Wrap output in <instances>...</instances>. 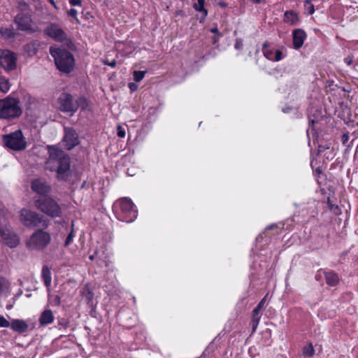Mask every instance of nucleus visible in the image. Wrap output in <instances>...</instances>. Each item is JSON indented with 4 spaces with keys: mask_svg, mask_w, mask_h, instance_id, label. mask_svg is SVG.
Here are the masks:
<instances>
[{
    "mask_svg": "<svg viewBox=\"0 0 358 358\" xmlns=\"http://www.w3.org/2000/svg\"><path fill=\"white\" fill-rule=\"evenodd\" d=\"M50 53L54 58L57 68L61 72L69 73L72 71L75 66V59L69 51L50 47Z\"/></svg>",
    "mask_w": 358,
    "mask_h": 358,
    "instance_id": "f03ea898",
    "label": "nucleus"
},
{
    "mask_svg": "<svg viewBox=\"0 0 358 358\" xmlns=\"http://www.w3.org/2000/svg\"><path fill=\"white\" fill-rule=\"evenodd\" d=\"M269 43L266 41L264 43L262 46V52L264 56L272 62H278L283 58L282 52L280 50L273 51V50L269 48Z\"/></svg>",
    "mask_w": 358,
    "mask_h": 358,
    "instance_id": "2eb2a0df",
    "label": "nucleus"
},
{
    "mask_svg": "<svg viewBox=\"0 0 358 358\" xmlns=\"http://www.w3.org/2000/svg\"><path fill=\"white\" fill-rule=\"evenodd\" d=\"M306 9L308 10L309 15H312L315 12V8H314V5L313 3L310 5H308V6L306 7Z\"/></svg>",
    "mask_w": 358,
    "mask_h": 358,
    "instance_id": "79ce46f5",
    "label": "nucleus"
},
{
    "mask_svg": "<svg viewBox=\"0 0 358 358\" xmlns=\"http://www.w3.org/2000/svg\"><path fill=\"white\" fill-rule=\"evenodd\" d=\"M243 43L242 39L237 38L236 40V42H235V44H234L235 49L238 50H241L243 49Z\"/></svg>",
    "mask_w": 358,
    "mask_h": 358,
    "instance_id": "2f4dec72",
    "label": "nucleus"
},
{
    "mask_svg": "<svg viewBox=\"0 0 358 358\" xmlns=\"http://www.w3.org/2000/svg\"><path fill=\"white\" fill-rule=\"evenodd\" d=\"M264 303H265V297L261 300V301L258 303L257 306H260V308H262V306H264Z\"/></svg>",
    "mask_w": 358,
    "mask_h": 358,
    "instance_id": "de8ad7c7",
    "label": "nucleus"
},
{
    "mask_svg": "<svg viewBox=\"0 0 358 358\" xmlns=\"http://www.w3.org/2000/svg\"><path fill=\"white\" fill-rule=\"evenodd\" d=\"M219 4H220V6L221 7H222V8H225V7H227V3H226L225 2L222 1V2H220V3H219Z\"/></svg>",
    "mask_w": 358,
    "mask_h": 358,
    "instance_id": "8fccbe9b",
    "label": "nucleus"
},
{
    "mask_svg": "<svg viewBox=\"0 0 358 358\" xmlns=\"http://www.w3.org/2000/svg\"><path fill=\"white\" fill-rule=\"evenodd\" d=\"M283 21L291 26H296L299 24L300 18L295 11L290 10L285 12Z\"/></svg>",
    "mask_w": 358,
    "mask_h": 358,
    "instance_id": "a211bd4d",
    "label": "nucleus"
},
{
    "mask_svg": "<svg viewBox=\"0 0 358 358\" xmlns=\"http://www.w3.org/2000/svg\"><path fill=\"white\" fill-rule=\"evenodd\" d=\"M310 122L313 125L316 122V121L315 120H311Z\"/></svg>",
    "mask_w": 358,
    "mask_h": 358,
    "instance_id": "6e6d98bb",
    "label": "nucleus"
},
{
    "mask_svg": "<svg viewBox=\"0 0 358 358\" xmlns=\"http://www.w3.org/2000/svg\"><path fill=\"white\" fill-rule=\"evenodd\" d=\"M129 87L131 91H134L137 89V85L135 83H131L129 84Z\"/></svg>",
    "mask_w": 358,
    "mask_h": 358,
    "instance_id": "c03bdc74",
    "label": "nucleus"
},
{
    "mask_svg": "<svg viewBox=\"0 0 358 358\" xmlns=\"http://www.w3.org/2000/svg\"><path fill=\"white\" fill-rule=\"evenodd\" d=\"M20 221L27 227H36L41 225L47 228L49 225V221L44 219L43 216L38 213L23 208L20 211Z\"/></svg>",
    "mask_w": 358,
    "mask_h": 358,
    "instance_id": "423d86ee",
    "label": "nucleus"
},
{
    "mask_svg": "<svg viewBox=\"0 0 358 358\" xmlns=\"http://www.w3.org/2000/svg\"><path fill=\"white\" fill-rule=\"evenodd\" d=\"M205 0H197L196 2L193 3L194 9L201 13V17L200 18V22H203L206 20V17L208 15V10L204 7Z\"/></svg>",
    "mask_w": 358,
    "mask_h": 358,
    "instance_id": "412c9836",
    "label": "nucleus"
},
{
    "mask_svg": "<svg viewBox=\"0 0 358 358\" xmlns=\"http://www.w3.org/2000/svg\"><path fill=\"white\" fill-rule=\"evenodd\" d=\"M10 323L2 315H0V327H8Z\"/></svg>",
    "mask_w": 358,
    "mask_h": 358,
    "instance_id": "7c9ffc66",
    "label": "nucleus"
},
{
    "mask_svg": "<svg viewBox=\"0 0 358 358\" xmlns=\"http://www.w3.org/2000/svg\"><path fill=\"white\" fill-rule=\"evenodd\" d=\"M36 43H31L29 44H27V51L31 53L32 52L33 54H35L36 52Z\"/></svg>",
    "mask_w": 358,
    "mask_h": 358,
    "instance_id": "473e14b6",
    "label": "nucleus"
},
{
    "mask_svg": "<svg viewBox=\"0 0 358 358\" xmlns=\"http://www.w3.org/2000/svg\"><path fill=\"white\" fill-rule=\"evenodd\" d=\"M146 73V71H135L133 74L134 81L137 83L141 81Z\"/></svg>",
    "mask_w": 358,
    "mask_h": 358,
    "instance_id": "cd10ccee",
    "label": "nucleus"
},
{
    "mask_svg": "<svg viewBox=\"0 0 358 358\" xmlns=\"http://www.w3.org/2000/svg\"><path fill=\"white\" fill-rule=\"evenodd\" d=\"M50 234L43 229L36 230L27 242V246L36 250H43L50 243Z\"/></svg>",
    "mask_w": 358,
    "mask_h": 358,
    "instance_id": "6e6552de",
    "label": "nucleus"
},
{
    "mask_svg": "<svg viewBox=\"0 0 358 358\" xmlns=\"http://www.w3.org/2000/svg\"><path fill=\"white\" fill-rule=\"evenodd\" d=\"M17 57L15 54L8 50L0 49V66L6 71L16 69Z\"/></svg>",
    "mask_w": 358,
    "mask_h": 358,
    "instance_id": "9d476101",
    "label": "nucleus"
},
{
    "mask_svg": "<svg viewBox=\"0 0 358 358\" xmlns=\"http://www.w3.org/2000/svg\"><path fill=\"white\" fill-rule=\"evenodd\" d=\"M73 227V224H72V227ZM75 237V233L74 230L72 228L70 233L68 234L67 237L66 238V240L64 241V247L69 246L73 241V238Z\"/></svg>",
    "mask_w": 358,
    "mask_h": 358,
    "instance_id": "c85d7f7f",
    "label": "nucleus"
},
{
    "mask_svg": "<svg viewBox=\"0 0 358 358\" xmlns=\"http://www.w3.org/2000/svg\"><path fill=\"white\" fill-rule=\"evenodd\" d=\"M0 234L5 245L10 248L17 247L20 243V238L10 229L0 227Z\"/></svg>",
    "mask_w": 358,
    "mask_h": 358,
    "instance_id": "9b49d317",
    "label": "nucleus"
},
{
    "mask_svg": "<svg viewBox=\"0 0 358 358\" xmlns=\"http://www.w3.org/2000/svg\"><path fill=\"white\" fill-rule=\"evenodd\" d=\"M53 303L56 306H59L61 303V298L59 295H56L54 296Z\"/></svg>",
    "mask_w": 358,
    "mask_h": 358,
    "instance_id": "37998d69",
    "label": "nucleus"
},
{
    "mask_svg": "<svg viewBox=\"0 0 358 358\" xmlns=\"http://www.w3.org/2000/svg\"><path fill=\"white\" fill-rule=\"evenodd\" d=\"M36 208L48 216L55 218L62 216V208L58 202L50 196L38 199L34 201Z\"/></svg>",
    "mask_w": 358,
    "mask_h": 358,
    "instance_id": "20e7f679",
    "label": "nucleus"
},
{
    "mask_svg": "<svg viewBox=\"0 0 358 358\" xmlns=\"http://www.w3.org/2000/svg\"><path fill=\"white\" fill-rule=\"evenodd\" d=\"M303 355L305 357H312L315 354V350L311 343L303 348Z\"/></svg>",
    "mask_w": 358,
    "mask_h": 358,
    "instance_id": "a878e982",
    "label": "nucleus"
},
{
    "mask_svg": "<svg viewBox=\"0 0 358 358\" xmlns=\"http://www.w3.org/2000/svg\"><path fill=\"white\" fill-rule=\"evenodd\" d=\"M31 187L33 192L40 195H45L51 191V186L41 178L33 180Z\"/></svg>",
    "mask_w": 358,
    "mask_h": 358,
    "instance_id": "4468645a",
    "label": "nucleus"
},
{
    "mask_svg": "<svg viewBox=\"0 0 358 358\" xmlns=\"http://www.w3.org/2000/svg\"><path fill=\"white\" fill-rule=\"evenodd\" d=\"M327 203L331 210L334 211L336 215L340 213L341 210L338 205L331 203L329 199H328Z\"/></svg>",
    "mask_w": 358,
    "mask_h": 358,
    "instance_id": "c756f323",
    "label": "nucleus"
},
{
    "mask_svg": "<svg viewBox=\"0 0 358 358\" xmlns=\"http://www.w3.org/2000/svg\"><path fill=\"white\" fill-rule=\"evenodd\" d=\"M10 85L9 80L3 76H0V90L6 93L10 90Z\"/></svg>",
    "mask_w": 358,
    "mask_h": 358,
    "instance_id": "b1692460",
    "label": "nucleus"
},
{
    "mask_svg": "<svg viewBox=\"0 0 358 358\" xmlns=\"http://www.w3.org/2000/svg\"><path fill=\"white\" fill-rule=\"evenodd\" d=\"M117 136L120 138H124L125 136V131L124 129L120 125L117 127Z\"/></svg>",
    "mask_w": 358,
    "mask_h": 358,
    "instance_id": "f704fd0d",
    "label": "nucleus"
},
{
    "mask_svg": "<svg viewBox=\"0 0 358 358\" xmlns=\"http://www.w3.org/2000/svg\"><path fill=\"white\" fill-rule=\"evenodd\" d=\"M44 33L54 40L59 42H63L67 38L66 34L64 31L55 23H51L48 26L44 29Z\"/></svg>",
    "mask_w": 358,
    "mask_h": 358,
    "instance_id": "ddd939ff",
    "label": "nucleus"
},
{
    "mask_svg": "<svg viewBox=\"0 0 358 358\" xmlns=\"http://www.w3.org/2000/svg\"><path fill=\"white\" fill-rule=\"evenodd\" d=\"M324 273L327 284H328L330 286H335L338 284L339 278L338 275L335 272L329 271H325L324 272Z\"/></svg>",
    "mask_w": 358,
    "mask_h": 358,
    "instance_id": "4be33fe9",
    "label": "nucleus"
},
{
    "mask_svg": "<svg viewBox=\"0 0 358 358\" xmlns=\"http://www.w3.org/2000/svg\"><path fill=\"white\" fill-rule=\"evenodd\" d=\"M6 285L7 280H6V278L3 276H0V292H1L3 290Z\"/></svg>",
    "mask_w": 358,
    "mask_h": 358,
    "instance_id": "72a5a7b5",
    "label": "nucleus"
},
{
    "mask_svg": "<svg viewBox=\"0 0 358 358\" xmlns=\"http://www.w3.org/2000/svg\"><path fill=\"white\" fill-rule=\"evenodd\" d=\"M15 24H17L18 29L21 31H32L31 20L25 14H17L14 20Z\"/></svg>",
    "mask_w": 358,
    "mask_h": 358,
    "instance_id": "dca6fc26",
    "label": "nucleus"
},
{
    "mask_svg": "<svg viewBox=\"0 0 358 358\" xmlns=\"http://www.w3.org/2000/svg\"><path fill=\"white\" fill-rule=\"evenodd\" d=\"M90 259L91 260H93V259H94V255H91V256L90 257Z\"/></svg>",
    "mask_w": 358,
    "mask_h": 358,
    "instance_id": "4d7b16f0",
    "label": "nucleus"
},
{
    "mask_svg": "<svg viewBox=\"0 0 358 358\" xmlns=\"http://www.w3.org/2000/svg\"><path fill=\"white\" fill-rule=\"evenodd\" d=\"M310 4H312L311 0H305V6H306V5H310Z\"/></svg>",
    "mask_w": 358,
    "mask_h": 358,
    "instance_id": "603ef678",
    "label": "nucleus"
},
{
    "mask_svg": "<svg viewBox=\"0 0 358 358\" xmlns=\"http://www.w3.org/2000/svg\"><path fill=\"white\" fill-rule=\"evenodd\" d=\"M69 3L73 6H80L82 5L81 0H69Z\"/></svg>",
    "mask_w": 358,
    "mask_h": 358,
    "instance_id": "a19ab883",
    "label": "nucleus"
},
{
    "mask_svg": "<svg viewBox=\"0 0 358 358\" xmlns=\"http://www.w3.org/2000/svg\"><path fill=\"white\" fill-rule=\"evenodd\" d=\"M49 157L46 162V168L57 173L59 180L67 181L71 176V159L63 150L49 146Z\"/></svg>",
    "mask_w": 358,
    "mask_h": 358,
    "instance_id": "f257e3e1",
    "label": "nucleus"
},
{
    "mask_svg": "<svg viewBox=\"0 0 358 358\" xmlns=\"http://www.w3.org/2000/svg\"><path fill=\"white\" fill-rule=\"evenodd\" d=\"M342 140L343 143H345L348 140V136L347 134H343L342 136Z\"/></svg>",
    "mask_w": 358,
    "mask_h": 358,
    "instance_id": "49530a36",
    "label": "nucleus"
},
{
    "mask_svg": "<svg viewBox=\"0 0 358 358\" xmlns=\"http://www.w3.org/2000/svg\"><path fill=\"white\" fill-rule=\"evenodd\" d=\"M103 62L104 64L108 65L112 68L115 67L117 64L116 61L115 59H113L111 62L104 60Z\"/></svg>",
    "mask_w": 358,
    "mask_h": 358,
    "instance_id": "ea45409f",
    "label": "nucleus"
},
{
    "mask_svg": "<svg viewBox=\"0 0 358 358\" xmlns=\"http://www.w3.org/2000/svg\"><path fill=\"white\" fill-rule=\"evenodd\" d=\"M48 1L55 8L57 7L54 0H48Z\"/></svg>",
    "mask_w": 358,
    "mask_h": 358,
    "instance_id": "864d4df0",
    "label": "nucleus"
},
{
    "mask_svg": "<svg viewBox=\"0 0 358 358\" xmlns=\"http://www.w3.org/2000/svg\"><path fill=\"white\" fill-rule=\"evenodd\" d=\"M41 276L44 282V285L49 287L52 282V276L50 268L47 266H44L42 268Z\"/></svg>",
    "mask_w": 358,
    "mask_h": 358,
    "instance_id": "5701e85b",
    "label": "nucleus"
},
{
    "mask_svg": "<svg viewBox=\"0 0 358 358\" xmlns=\"http://www.w3.org/2000/svg\"><path fill=\"white\" fill-rule=\"evenodd\" d=\"M57 101L61 111L69 113L72 115L77 111L80 105L85 102V99L80 97L77 100H74L71 94L63 92L59 96Z\"/></svg>",
    "mask_w": 358,
    "mask_h": 358,
    "instance_id": "39448f33",
    "label": "nucleus"
},
{
    "mask_svg": "<svg viewBox=\"0 0 358 358\" xmlns=\"http://www.w3.org/2000/svg\"><path fill=\"white\" fill-rule=\"evenodd\" d=\"M77 14H78V12L76 9L74 8H71L69 11H68V15L69 16H71V17L74 18V19H77Z\"/></svg>",
    "mask_w": 358,
    "mask_h": 358,
    "instance_id": "e433bc0d",
    "label": "nucleus"
},
{
    "mask_svg": "<svg viewBox=\"0 0 358 358\" xmlns=\"http://www.w3.org/2000/svg\"><path fill=\"white\" fill-rule=\"evenodd\" d=\"M120 205L121 210L120 220L129 223L136 219L137 210L135 209L134 204L130 199H122L120 202Z\"/></svg>",
    "mask_w": 358,
    "mask_h": 358,
    "instance_id": "1a4fd4ad",
    "label": "nucleus"
},
{
    "mask_svg": "<svg viewBox=\"0 0 358 358\" xmlns=\"http://www.w3.org/2000/svg\"><path fill=\"white\" fill-rule=\"evenodd\" d=\"M22 113L18 99L8 96L0 100V118L14 119L20 117Z\"/></svg>",
    "mask_w": 358,
    "mask_h": 358,
    "instance_id": "7ed1b4c3",
    "label": "nucleus"
},
{
    "mask_svg": "<svg viewBox=\"0 0 358 358\" xmlns=\"http://www.w3.org/2000/svg\"><path fill=\"white\" fill-rule=\"evenodd\" d=\"M307 38L306 31L302 29H296L292 31V44L296 50L300 49Z\"/></svg>",
    "mask_w": 358,
    "mask_h": 358,
    "instance_id": "f3484780",
    "label": "nucleus"
},
{
    "mask_svg": "<svg viewBox=\"0 0 358 358\" xmlns=\"http://www.w3.org/2000/svg\"><path fill=\"white\" fill-rule=\"evenodd\" d=\"M274 227H276V226L275 224H272V225H270L267 227V229H273Z\"/></svg>",
    "mask_w": 358,
    "mask_h": 358,
    "instance_id": "5fc2aeb1",
    "label": "nucleus"
},
{
    "mask_svg": "<svg viewBox=\"0 0 358 358\" xmlns=\"http://www.w3.org/2000/svg\"><path fill=\"white\" fill-rule=\"evenodd\" d=\"M0 34L6 39H10L14 38L15 33L13 29L10 28H1L0 29Z\"/></svg>",
    "mask_w": 358,
    "mask_h": 358,
    "instance_id": "393cba45",
    "label": "nucleus"
},
{
    "mask_svg": "<svg viewBox=\"0 0 358 358\" xmlns=\"http://www.w3.org/2000/svg\"><path fill=\"white\" fill-rule=\"evenodd\" d=\"M54 318L55 317L52 311L48 309L42 312L38 320L41 326H46L52 323Z\"/></svg>",
    "mask_w": 358,
    "mask_h": 358,
    "instance_id": "aec40b11",
    "label": "nucleus"
},
{
    "mask_svg": "<svg viewBox=\"0 0 358 358\" xmlns=\"http://www.w3.org/2000/svg\"><path fill=\"white\" fill-rule=\"evenodd\" d=\"M260 306H257L252 310V317H259V314L260 311Z\"/></svg>",
    "mask_w": 358,
    "mask_h": 358,
    "instance_id": "58836bf2",
    "label": "nucleus"
},
{
    "mask_svg": "<svg viewBox=\"0 0 358 358\" xmlns=\"http://www.w3.org/2000/svg\"><path fill=\"white\" fill-rule=\"evenodd\" d=\"M3 142L6 147L15 151L23 150L27 148V141L21 130L4 135Z\"/></svg>",
    "mask_w": 358,
    "mask_h": 358,
    "instance_id": "0eeeda50",
    "label": "nucleus"
},
{
    "mask_svg": "<svg viewBox=\"0 0 358 358\" xmlns=\"http://www.w3.org/2000/svg\"><path fill=\"white\" fill-rule=\"evenodd\" d=\"M327 148H328V147H327V148H326V147H324V146H321V145H320V146L319 147V152H322L324 149H327Z\"/></svg>",
    "mask_w": 358,
    "mask_h": 358,
    "instance_id": "3c124183",
    "label": "nucleus"
},
{
    "mask_svg": "<svg viewBox=\"0 0 358 358\" xmlns=\"http://www.w3.org/2000/svg\"><path fill=\"white\" fill-rule=\"evenodd\" d=\"M255 3H259L262 1H265V0H251Z\"/></svg>",
    "mask_w": 358,
    "mask_h": 358,
    "instance_id": "09e8293b",
    "label": "nucleus"
},
{
    "mask_svg": "<svg viewBox=\"0 0 358 358\" xmlns=\"http://www.w3.org/2000/svg\"><path fill=\"white\" fill-rule=\"evenodd\" d=\"M63 143L65 148L68 150H72L79 144L78 135L73 128H64Z\"/></svg>",
    "mask_w": 358,
    "mask_h": 358,
    "instance_id": "f8f14e48",
    "label": "nucleus"
},
{
    "mask_svg": "<svg viewBox=\"0 0 358 358\" xmlns=\"http://www.w3.org/2000/svg\"><path fill=\"white\" fill-rule=\"evenodd\" d=\"M10 327L14 331L20 334L26 332L28 329V324L27 322L19 319L12 320Z\"/></svg>",
    "mask_w": 358,
    "mask_h": 358,
    "instance_id": "6ab92c4d",
    "label": "nucleus"
},
{
    "mask_svg": "<svg viewBox=\"0 0 358 358\" xmlns=\"http://www.w3.org/2000/svg\"><path fill=\"white\" fill-rule=\"evenodd\" d=\"M210 32L213 34H219V30L217 27H213L210 29Z\"/></svg>",
    "mask_w": 358,
    "mask_h": 358,
    "instance_id": "a18cd8bd",
    "label": "nucleus"
},
{
    "mask_svg": "<svg viewBox=\"0 0 358 358\" xmlns=\"http://www.w3.org/2000/svg\"><path fill=\"white\" fill-rule=\"evenodd\" d=\"M353 58L354 57L352 55H348L345 58H344V62L348 65L350 66L353 62Z\"/></svg>",
    "mask_w": 358,
    "mask_h": 358,
    "instance_id": "4c0bfd02",
    "label": "nucleus"
},
{
    "mask_svg": "<svg viewBox=\"0 0 358 358\" xmlns=\"http://www.w3.org/2000/svg\"><path fill=\"white\" fill-rule=\"evenodd\" d=\"M260 317H252V329L253 331H255L259 324Z\"/></svg>",
    "mask_w": 358,
    "mask_h": 358,
    "instance_id": "c9c22d12",
    "label": "nucleus"
},
{
    "mask_svg": "<svg viewBox=\"0 0 358 358\" xmlns=\"http://www.w3.org/2000/svg\"><path fill=\"white\" fill-rule=\"evenodd\" d=\"M84 297L85 298V300L87 301V303L92 306L94 305V293L90 290L89 289H87L84 291Z\"/></svg>",
    "mask_w": 358,
    "mask_h": 358,
    "instance_id": "bb28decb",
    "label": "nucleus"
}]
</instances>
